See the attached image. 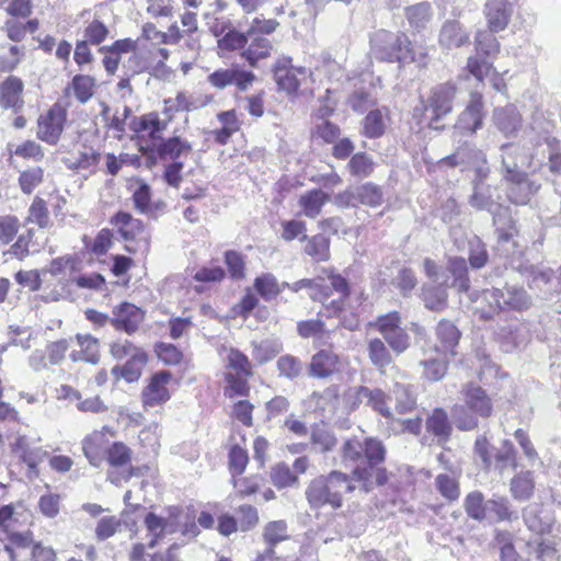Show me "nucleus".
Instances as JSON below:
<instances>
[{
  "instance_id": "obj_33",
  "label": "nucleus",
  "mask_w": 561,
  "mask_h": 561,
  "mask_svg": "<svg viewBox=\"0 0 561 561\" xmlns=\"http://www.w3.org/2000/svg\"><path fill=\"white\" fill-rule=\"evenodd\" d=\"M438 43L447 49L460 48L470 43V34L458 20H447L439 31Z\"/></svg>"
},
{
  "instance_id": "obj_51",
  "label": "nucleus",
  "mask_w": 561,
  "mask_h": 561,
  "mask_svg": "<svg viewBox=\"0 0 561 561\" xmlns=\"http://www.w3.org/2000/svg\"><path fill=\"white\" fill-rule=\"evenodd\" d=\"M224 263L227 267L226 275L234 282L243 280L247 277V257L237 250L224 252Z\"/></svg>"
},
{
  "instance_id": "obj_7",
  "label": "nucleus",
  "mask_w": 561,
  "mask_h": 561,
  "mask_svg": "<svg viewBox=\"0 0 561 561\" xmlns=\"http://www.w3.org/2000/svg\"><path fill=\"white\" fill-rule=\"evenodd\" d=\"M226 353L224 364V396L228 399L247 398L251 391L250 379L254 376V366L249 356L237 347L221 346Z\"/></svg>"
},
{
  "instance_id": "obj_6",
  "label": "nucleus",
  "mask_w": 561,
  "mask_h": 561,
  "mask_svg": "<svg viewBox=\"0 0 561 561\" xmlns=\"http://www.w3.org/2000/svg\"><path fill=\"white\" fill-rule=\"evenodd\" d=\"M286 282H278L277 277L270 272L261 273L253 279L252 288L248 287L234 306L233 311L239 318L247 320L254 310L255 318L259 321H265L268 317V311L265 306L260 305V299L268 302L275 300L284 291Z\"/></svg>"
},
{
  "instance_id": "obj_31",
  "label": "nucleus",
  "mask_w": 561,
  "mask_h": 561,
  "mask_svg": "<svg viewBox=\"0 0 561 561\" xmlns=\"http://www.w3.org/2000/svg\"><path fill=\"white\" fill-rule=\"evenodd\" d=\"M424 359L421 360L423 368L422 376L430 382L442 380L448 371L451 356H444L443 354H435L434 351L427 352V347L422 348Z\"/></svg>"
},
{
  "instance_id": "obj_18",
  "label": "nucleus",
  "mask_w": 561,
  "mask_h": 561,
  "mask_svg": "<svg viewBox=\"0 0 561 561\" xmlns=\"http://www.w3.org/2000/svg\"><path fill=\"white\" fill-rule=\"evenodd\" d=\"M343 362L332 346L318 350L310 358L307 369L314 379H330L342 371Z\"/></svg>"
},
{
  "instance_id": "obj_55",
  "label": "nucleus",
  "mask_w": 561,
  "mask_h": 561,
  "mask_svg": "<svg viewBox=\"0 0 561 561\" xmlns=\"http://www.w3.org/2000/svg\"><path fill=\"white\" fill-rule=\"evenodd\" d=\"M8 543L4 545L3 550L7 556H10L11 561H16L15 549L32 548L34 543V535L31 530L13 531L5 530Z\"/></svg>"
},
{
  "instance_id": "obj_52",
  "label": "nucleus",
  "mask_w": 561,
  "mask_h": 561,
  "mask_svg": "<svg viewBox=\"0 0 561 561\" xmlns=\"http://www.w3.org/2000/svg\"><path fill=\"white\" fill-rule=\"evenodd\" d=\"M463 508L467 515L477 522L488 518V501L481 491H471L463 499Z\"/></svg>"
},
{
  "instance_id": "obj_19",
  "label": "nucleus",
  "mask_w": 561,
  "mask_h": 561,
  "mask_svg": "<svg viewBox=\"0 0 561 561\" xmlns=\"http://www.w3.org/2000/svg\"><path fill=\"white\" fill-rule=\"evenodd\" d=\"M172 380V373L159 370L150 376L147 385L141 390V403L145 409L154 408L167 403L171 393L169 383Z\"/></svg>"
},
{
  "instance_id": "obj_13",
  "label": "nucleus",
  "mask_w": 561,
  "mask_h": 561,
  "mask_svg": "<svg viewBox=\"0 0 561 561\" xmlns=\"http://www.w3.org/2000/svg\"><path fill=\"white\" fill-rule=\"evenodd\" d=\"M385 202L382 187L374 182H364L353 187L339 192L334 196V204L337 208H356L365 206L377 208Z\"/></svg>"
},
{
  "instance_id": "obj_1",
  "label": "nucleus",
  "mask_w": 561,
  "mask_h": 561,
  "mask_svg": "<svg viewBox=\"0 0 561 561\" xmlns=\"http://www.w3.org/2000/svg\"><path fill=\"white\" fill-rule=\"evenodd\" d=\"M322 274L324 276L299 279L286 288L294 293L308 289L310 299L322 304L328 318H337L345 329L357 330L368 294L365 289L352 290L348 279L335 267H324Z\"/></svg>"
},
{
  "instance_id": "obj_44",
  "label": "nucleus",
  "mask_w": 561,
  "mask_h": 561,
  "mask_svg": "<svg viewBox=\"0 0 561 561\" xmlns=\"http://www.w3.org/2000/svg\"><path fill=\"white\" fill-rule=\"evenodd\" d=\"M263 483L264 477L260 473L231 477V484L233 486L234 495L240 500L259 493Z\"/></svg>"
},
{
  "instance_id": "obj_27",
  "label": "nucleus",
  "mask_w": 561,
  "mask_h": 561,
  "mask_svg": "<svg viewBox=\"0 0 561 561\" xmlns=\"http://www.w3.org/2000/svg\"><path fill=\"white\" fill-rule=\"evenodd\" d=\"M391 121V112L389 107L370 110L362 121L360 135L367 139L381 138Z\"/></svg>"
},
{
  "instance_id": "obj_41",
  "label": "nucleus",
  "mask_w": 561,
  "mask_h": 561,
  "mask_svg": "<svg viewBox=\"0 0 561 561\" xmlns=\"http://www.w3.org/2000/svg\"><path fill=\"white\" fill-rule=\"evenodd\" d=\"M19 18H10L4 21L3 31L9 41L18 44L25 39L27 33H35L39 28V20L28 19L25 22L19 21Z\"/></svg>"
},
{
  "instance_id": "obj_12",
  "label": "nucleus",
  "mask_w": 561,
  "mask_h": 561,
  "mask_svg": "<svg viewBox=\"0 0 561 561\" xmlns=\"http://www.w3.org/2000/svg\"><path fill=\"white\" fill-rule=\"evenodd\" d=\"M68 106V101L58 100L38 116L36 137L39 140L50 146L58 144L67 124Z\"/></svg>"
},
{
  "instance_id": "obj_62",
  "label": "nucleus",
  "mask_w": 561,
  "mask_h": 561,
  "mask_svg": "<svg viewBox=\"0 0 561 561\" xmlns=\"http://www.w3.org/2000/svg\"><path fill=\"white\" fill-rule=\"evenodd\" d=\"M341 134L342 129L337 124L325 119L312 128L310 136L321 145H332Z\"/></svg>"
},
{
  "instance_id": "obj_40",
  "label": "nucleus",
  "mask_w": 561,
  "mask_h": 561,
  "mask_svg": "<svg viewBox=\"0 0 561 561\" xmlns=\"http://www.w3.org/2000/svg\"><path fill=\"white\" fill-rule=\"evenodd\" d=\"M149 360V355L146 351L129 357L124 365L115 366L113 374L123 378L125 381L131 383L140 379L145 367Z\"/></svg>"
},
{
  "instance_id": "obj_15",
  "label": "nucleus",
  "mask_w": 561,
  "mask_h": 561,
  "mask_svg": "<svg viewBox=\"0 0 561 561\" xmlns=\"http://www.w3.org/2000/svg\"><path fill=\"white\" fill-rule=\"evenodd\" d=\"M279 26V22L275 19H265L263 16H255L247 32L238 30H229L217 41V48L219 54L232 53L236 50H243L244 45L249 42V36L256 33L272 34Z\"/></svg>"
},
{
  "instance_id": "obj_43",
  "label": "nucleus",
  "mask_w": 561,
  "mask_h": 561,
  "mask_svg": "<svg viewBox=\"0 0 561 561\" xmlns=\"http://www.w3.org/2000/svg\"><path fill=\"white\" fill-rule=\"evenodd\" d=\"M10 448L11 451L19 456L20 460L25 463L31 471H37V467L46 454L41 449L31 448L25 436H19L10 445Z\"/></svg>"
},
{
  "instance_id": "obj_58",
  "label": "nucleus",
  "mask_w": 561,
  "mask_h": 561,
  "mask_svg": "<svg viewBox=\"0 0 561 561\" xmlns=\"http://www.w3.org/2000/svg\"><path fill=\"white\" fill-rule=\"evenodd\" d=\"M194 108L193 102L186 92L180 91L175 98H168L163 101L162 114L170 124L175 114L180 112H190Z\"/></svg>"
},
{
  "instance_id": "obj_37",
  "label": "nucleus",
  "mask_w": 561,
  "mask_h": 561,
  "mask_svg": "<svg viewBox=\"0 0 561 561\" xmlns=\"http://www.w3.org/2000/svg\"><path fill=\"white\" fill-rule=\"evenodd\" d=\"M217 119L221 124V127L214 129L211 136L216 144L225 146L230 141L232 135L241 129V121L234 108L219 112Z\"/></svg>"
},
{
  "instance_id": "obj_4",
  "label": "nucleus",
  "mask_w": 561,
  "mask_h": 561,
  "mask_svg": "<svg viewBox=\"0 0 561 561\" xmlns=\"http://www.w3.org/2000/svg\"><path fill=\"white\" fill-rule=\"evenodd\" d=\"M348 473L333 469L312 478L305 490V497L311 511H342L347 496L356 490Z\"/></svg>"
},
{
  "instance_id": "obj_8",
  "label": "nucleus",
  "mask_w": 561,
  "mask_h": 561,
  "mask_svg": "<svg viewBox=\"0 0 561 561\" xmlns=\"http://www.w3.org/2000/svg\"><path fill=\"white\" fill-rule=\"evenodd\" d=\"M375 51L378 58L387 62L416 64L420 68L428 65V53L423 49L415 53L413 44L405 33L393 34L380 31L376 35Z\"/></svg>"
},
{
  "instance_id": "obj_36",
  "label": "nucleus",
  "mask_w": 561,
  "mask_h": 561,
  "mask_svg": "<svg viewBox=\"0 0 561 561\" xmlns=\"http://www.w3.org/2000/svg\"><path fill=\"white\" fill-rule=\"evenodd\" d=\"M426 432L445 444L450 439L453 425L448 413L443 408H435L425 420Z\"/></svg>"
},
{
  "instance_id": "obj_28",
  "label": "nucleus",
  "mask_w": 561,
  "mask_h": 561,
  "mask_svg": "<svg viewBox=\"0 0 561 561\" xmlns=\"http://www.w3.org/2000/svg\"><path fill=\"white\" fill-rule=\"evenodd\" d=\"M137 41L127 37L117 39L111 45L100 47L99 51L104 55L102 64L105 71L108 75H114L119 67L122 55L131 53V50L137 48Z\"/></svg>"
},
{
  "instance_id": "obj_61",
  "label": "nucleus",
  "mask_w": 561,
  "mask_h": 561,
  "mask_svg": "<svg viewBox=\"0 0 561 561\" xmlns=\"http://www.w3.org/2000/svg\"><path fill=\"white\" fill-rule=\"evenodd\" d=\"M289 539L288 526L285 520L268 522L263 529V540L271 551L279 542Z\"/></svg>"
},
{
  "instance_id": "obj_45",
  "label": "nucleus",
  "mask_w": 561,
  "mask_h": 561,
  "mask_svg": "<svg viewBox=\"0 0 561 561\" xmlns=\"http://www.w3.org/2000/svg\"><path fill=\"white\" fill-rule=\"evenodd\" d=\"M340 387L339 385H330L322 391H313L310 394V402L317 410L321 412H336L340 403Z\"/></svg>"
},
{
  "instance_id": "obj_14",
  "label": "nucleus",
  "mask_w": 561,
  "mask_h": 561,
  "mask_svg": "<svg viewBox=\"0 0 561 561\" xmlns=\"http://www.w3.org/2000/svg\"><path fill=\"white\" fill-rule=\"evenodd\" d=\"M370 325L382 335L396 354H402L410 347L411 339L402 327V316L399 311L392 310L380 314Z\"/></svg>"
},
{
  "instance_id": "obj_11",
  "label": "nucleus",
  "mask_w": 561,
  "mask_h": 561,
  "mask_svg": "<svg viewBox=\"0 0 561 561\" xmlns=\"http://www.w3.org/2000/svg\"><path fill=\"white\" fill-rule=\"evenodd\" d=\"M474 453L480 457L486 471L495 470L502 474L508 468L515 470L518 467L517 451L508 439H504L501 447L492 454L488 438L478 437L474 443Z\"/></svg>"
},
{
  "instance_id": "obj_22",
  "label": "nucleus",
  "mask_w": 561,
  "mask_h": 561,
  "mask_svg": "<svg viewBox=\"0 0 561 561\" xmlns=\"http://www.w3.org/2000/svg\"><path fill=\"white\" fill-rule=\"evenodd\" d=\"M145 319L144 311L134 304L124 301L112 310L111 324L117 331L135 333Z\"/></svg>"
},
{
  "instance_id": "obj_60",
  "label": "nucleus",
  "mask_w": 561,
  "mask_h": 561,
  "mask_svg": "<svg viewBox=\"0 0 561 561\" xmlns=\"http://www.w3.org/2000/svg\"><path fill=\"white\" fill-rule=\"evenodd\" d=\"M435 488L437 492L444 497L447 502L454 503L457 502L460 497V483L459 481L447 474L440 473L435 478Z\"/></svg>"
},
{
  "instance_id": "obj_53",
  "label": "nucleus",
  "mask_w": 561,
  "mask_h": 561,
  "mask_svg": "<svg viewBox=\"0 0 561 561\" xmlns=\"http://www.w3.org/2000/svg\"><path fill=\"white\" fill-rule=\"evenodd\" d=\"M535 490V481L530 471H522L515 474L510 483L512 496L518 501L531 497Z\"/></svg>"
},
{
  "instance_id": "obj_24",
  "label": "nucleus",
  "mask_w": 561,
  "mask_h": 561,
  "mask_svg": "<svg viewBox=\"0 0 561 561\" xmlns=\"http://www.w3.org/2000/svg\"><path fill=\"white\" fill-rule=\"evenodd\" d=\"M483 95L478 91H472L469 101L463 111L459 114L457 126L470 134H474L482 128L484 118Z\"/></svg>"
},
{
  "instance_id": "obj_5",
  "label": "nucleus",
  "mask_w": 561,
  "mask_h": 561,
  "mask_svg": "<svg viewBox=\"0 0 561 561\" xmlns=\"http://www.w3.org/2000/svg\"><path fill=\"white\" fill-rule=\"evenodd\" d=\"M457 87L453 82H443L432 87L426 95L420 98L413 116L419 124L433 130H444V119L454 111Z\"/></svg>"
},
{
  "instance_id": "obj_16",
  "label": "nucleus",
  "mask_w": 561,
  "mask_h": 561,
  "mask_svg": "<svg viewBox=\"0 0 561 561\" xmlns=\"http://www.w3.org/2000/svg\"><path fill=\"white\" fill-rule=\"evenodd\" d=\"M273 76L278 90L289 96H296L300 93V87L311 76L305 67H295L291 57H280L273 66Z\"/></svg>"
},
{
  "instance_id": "obj_29",
  "label": "nucleus",
  "mask_w": 561,
  "mask_h": 561,
  "mask_svg": "<svg viewBox=\"0 0 561 561\" xmlns=\"http://www.w3.org/2000/svg\"><path fill=\"white\" fill-rule=\"evenodd\" d=\"M264 35L256 33L249 36L248 44L240 51V57L252 68L257 67L261 60H265L272 55L273 44Z\"/></svg>"
},
{
  "instance_id": "obj_39",
  "label": "nucleus",
  "mask_w": 561,
  "mask_h": 561,
  "mask_svg": "<svg viewBox=\"0 0 561 561\" xmlns=\"http://www.w3.org/2000/svg\"><path fill=\"white\" fill-rule=\"evenodd\" d=\"M329 201L328 193L321 188H311L299 196L298 205L306 217L314 219L322 213Z\"/></svg>"
},
{
  "instance_id": "obj_54",
  "label": "nucleus",
  "mask_w": 561,
  "mask_h": 561,
  "mask_svg": "<svg viewBox=\"0 0 561 561\" xmlns=\"http://www.w3.org/2000/svg\"><path fill=\"white\" fill-rule=\"evenodd\" d=\"M488 517L495 523L512 522L516 513L512 510L510 501L505 496H493L488 500Z\"/></svg>"
},
{
  "instance_id": "obj_9",
  "label": "nucleus",
  "mask_w": 561,
  "mask_h": 561,
  "mask_svg": "<svg viewBox=\"0 0 561 561\" xmlns=\"http://www.w3.org/2000/svg\"><path fill=\"white\" fill-rule=\"evenodd\" d=\"M170 57L169 49L156 43H139L137 48L131 50L128 58V67L133 73L148 72L156 78H167L171 70L167 66Z\"/></svg>"
},
{
  "instance_id": "obj_56",
  "label": "nucleus",
  "mask_w": 561,
  "mask_h": 561,
  "mask_svg": "<svg viewBox=\"0 0 561 561\" xmlns=\"http://www.w3.org/2000/svg\"><path fill=\"white\" fill-rule=\"evenodd\" d=\"M82 270V260L77 254H67L53 259L48 272L53 276L68 273L70 278Z\"/></svg>"
},
{
  "instance_id": "obj_64",
  "label": "nucleus",
  "mask_w": 561,
  "mask_h": 561,
  "mask_svg": "<svg viewBox=\"0 0 561 561\" xmlns=\"http://www.w3.org/2000/svg\"><path fill=\"white\" fill-rule=\"evenodd\" d=\"M368 356L378 368H385L392 363V356L386 343L379 337L371 339L367 345Z\"/></svg>"
},
{
  "instance_id": "obj_26",
  "label": "nucleus",
  "mask_w": 561,
  "mask_h": 561,
  "mask_svg": "<svg viewBox=\"0 0 561 561\" xmlns=\"http://www.w3.org/2000/svg\"><path fill=\"white\" fill-rule=\"evenodd\" d=\"M73 342L71 346L69 358L73 363L85 362L90 364H98L100 360V342L91 334H76L70 337Z\"/></svg>"
},
{
  "instance_id": "obj_20",
  "label": "nucleus",
  "mask_w": 561,
  "mask_h": 561,
  "mask_svg": "<svg viewBox=\"0 0 561 561\" xmlns=\"http://www.w3.org/2000/svg\"><path fill=\"white\" fill-rule=\"evenodd\" d=\"M506 180L510 183L508 198L516 205L528 204L541 186L522 171L508 170Z\"/></svg>"
},
{
  "instance_id": "obj_35",
  "label": "nucleus",
  "mask_w": 561,
  "mask_h": 561,
  "mask_svg": "<svg viewBox=\"0 0 561 561\" xmlns=\"http://www.w3.org/2000/svg\"><path fill=\"white\" fill-rule=\"evenodd\" d=\"M502 289H484L473 299L474 313L482 320H490L501 312Z\"/></svg>"
},
{
  "instance_id": "obj_63",
  "label": "nucleus",
  "mask_w": 561,
  "mask_h": 561,
  "mask_svg": "<svg viewBox=\"0 0 561 561\" xmlns=\"http://www.w3.org/2000/svg\"><path fill=\"white\" fill-rule=\"evenodd\" d=\"M153 351L158 359L165 366H179L184 362V353L180 347L172 343L158 342Z\"/></svg>"
},
{
  "instance_id": "obj_25",
  "label": "nucleus",
  "mask_w": 561,
  "mask_h": 561,
  "mask_svg": "<svg viewBox=\"0 0 561 561\" xmlns=\"http://www.w3.org/2000/svg\"><path fill=\"white\" fill-rule=\"evenodd\" d=\"M461 394L465 407L476 416L488 419L492 415V400L482 387L468 382L462 387Z\"/></svg>"
},
{
  "instance_id": "obj_47",
  "label": "nucleus",
  "mask_w": 561,
  "mask_h": 561,
  "mask_svg": "<svg viewBox=\"0 0 561 561\" xmlns=\"http://www.w3.org/2000/svg\"><path fill=\"white\" fill-rule=\"evenodd\" d=\"M376 163L370 154L358 151L350 158L346 170L354 179H366L373 175Z\"/></svg>"
},
{
  "instance_id": "obj_42",
  "label": "nucleus",
  "mask_w": 561,
  "mask_h": 561,
  "mask_svg": "<svg viewBox=\"0 0 561 561\" xmlns=\"http://www.w3.org/2000/svg\"><path fill=\"white\" fill-rule=\"evenodd\" d=\"M156 152L162 160L176 161L182 154H188L192 151V145L179 136L160 139Z\"/></svg>"
},
{
  "instance_id": "obj_30",
  "label": "nucleus",
  "mask_w": 561,
  "mask_h": 561,
  "mask_svg": "<svg viewBox=\"0 0 561 561\" xmlns=\"http://www.w3.org/2000/svg\"><path fill=\"white\" fill-rule=\"evenodd\" d=\"M168 121L161 119L158 112H149L135 117L131 129L139 137H147L149 140H160L161 134L168 128Z\"/></svg>"
},
{
  "instance_id": "obj_59",
  "label": "nucleus",
  "mask_w": 561,
  "mask_h": 561,
  "mask_svg": "<svg viewBox=\"0 0 561 561\" xmlns=\"http://www.w3.org/2000/svg\"><path fill=\"white\" fill-rule=\"evenodd\" d=\"M394 411L398 414H408L416 409V397L410 386L397 383L393 388Z\"/></svg>"
},
{
  "instance_id": "obj_50",
  "label": "nucleus",
  "mask_w": 561,
  "mask_h": 561,
  "mask_svg": "<svg viewBox=\"0 0 561 561\" xmlns=\"http://www.w3.org/2000/svg\"><path fill=\"white\" fill-rule=\"evenodd\" d=\"M495 32L489 30H479L474 36V49L477 55L484 58H495L501 45L495 37Z\"/></svg>"
},
{
  "instance_id": "obj_57",
  "label": "nucleus",
  "mask_w": 561,
  "mask_h": 561,
  "mask_svg": "<svg viewBox=\"0 0 561 561\" xmlns=\"http://www.w3.org/2000/svg\"><path fill=\"white\" fill-rule=\"evenodd\" d=\"M447 268L454 276L453 286L457 287L459 291H468L470 287V279L468 276L466 260L460 256H451L447 261Z\"/></svg>"
},
{
  "instance_id": "obj_34",
  "label": "nucleus",
  "mask_w": 561,
  "mask_h": 561,
  "mask_svg": "<svg viewBox=\"0 0 561 561\" xmlns=\"http://www.w3.org/2000/svg\"><path fill=\"white\" fill-rule=\"evenodd\" d=\"M96 90V80L90 75H76L64 89V96H73L79 103L89 102Z\"/></svg>"
},
{
  "instance_id": "obj_49",
  "label": "nucleus",
  "mask_w": 561,
  "mask_h": 561,
  "mask_svg": "<svg viewBox=\"0 0 561 561\" xmlns=\"http://www.w3.org/2000/svg\"><path fill=\"white\" fill-rule=\"evenodd\" d=\"M0 75L13 72L25 58V47L18 44L1 46Z\"/></svg>"
},
{
  "instance_id": "obj_48",
  "label": "nucleus",
  "mask_w": 561,
  "mask_h": 561,
  "mask_svg": "<svg viewBox=\"0 0 561 561\" xmlns=\"http://www.w3.org/2000/svg\"><path fill=\"white\" fill-rule=\"evenodd\" d=\"M530 306V298L523 288L508 287L502 290L501 311H524Z\"/></svg>"
},
{
  "instance_id": "obj_2",
  "label": "nucleus",
  "mask_w": 561,
  "mask_h": 561,
  "mask_svg": "<svg viewBox=\"0 0 561 561\" xmlns=\"http://www.w3.org/2000/svg\"><path fill=\"white\" fill-rule=\"evenodd\" d=\"M116 430L104 425L94 430L82 439V453L88 462L94 468L107 466V480L119 485L142 474L139 466H134V450L122 440L110 443L108 438L116 436Z\"/></svg>"
},
{
  "instance_id": "obj_3",
  "label": "nucleus",
  "mask_w": 561,
  "mask_h": 561,
  "mask_svg": "<svg viewBox=\"0 0 561 561\" xmlns=\"http://www.w3.org/2000/svg\"><path fill=\"white\" fill-rule=\"evenodd\" d=\"M341 455L344 461L356 465L348 476L352 478V483L357 482L363 492H371L375 488L388 482V470L381 466L386 459V448L379 439L348 438L341 448Z\"/></svg>"
},
{
  "instance_id": "obj_38",
  "label": "nucleus",
  "mask_w": 561,
  "mask_h": 561,
  "mask_svg": "<svg viewBox=\"0 0 561 561\" xmlns=\"http://www.w3.org/2000/svg\"><path fill=\"white\" fill-rule=\"evenodd\" d=\"M304 253L314 263H324L331 259V240L323 233L306 236Z\"/></svg>"
},
{
  "instance_id": "obj_32",
  "label": "nucleus",
  "mask_w": 561,
  "mask_h": 561,
  "mask_svg": "<svg viewBox=\"0 0 561 561\" xmlns=\"http://www.w3.org/2000/svg\"><path fill=\"white\" fill-rule=\"evenodd\" d=\"M484 15L488 30L499 33L504 31L510 23L512 5L507 0H489L485 4Z\"/></svg>"
},
{
  "instance_id": "obj_46",
  "label": "nucleus",
  "mask_w": 561,
  "mask_h": 561,
  "mask_svg": "<svg viewBox=\"0 0 561 561\" xmlns=\"http://www.w3.org/2000/svg\"><path fill=\"white\" fill-rule=\"evenodd\" d=\"M144 525L149 536L147 542L148 549H153L165 538L169 525L168 520L153 512H149L144 518Z\"/></svg>"
},
{
  "instance_id": "obj_17",
  "label": "nucleus",
  "mask_w": 561,
  "mask_h": 561,
  "mask_svg": "<svg viewBox=\"0 0 561 561\" xmlns=\"http://www.w3.org/2000/svg\"><path fill=\"white\" fill-rule=\"evenodd\" d=\"M435 342L426 345L427 352L434 351L435 354L456 357L458 355V345L461 339V332L457 325L449 319H442L434 330Z\"/></svg>"
},
{
  "instance_id": "obj_23",
  "label": "nucleus",
  "mask_w": 561,
  "mask_h": 561,
  "mask_svg": "<svg viewBox=\"0 0 561 561\" xmlns=\"http://www.w3.org/2000/svg\"><path fill=\"white\" fill-rule=\"evenodd\" d=\"M24 82L14 75H9L0 81V108L19 113L24 107Z\"/></svg>"
},
{
  "instance_id": "obj_21",
  "label": "nucleus",
  "mask_w": 561,
  "mask_h": 561,
  "mask_svg": "<svg viewBox=\"0 0 561 561\" xmlns=\"http://www.w3.org/2000/svg\"><path fill=\"white\" fill-rule=\"evenodd\" d=\"M254 80L253 72L239 68L217 69L207 77L208 83L220 90L234 84L239 91H245Z\"/></svg>"
},
{
  "instance_id": "obj_10",
  "label": "nucleus",
  "mask_w": 561,
  "mask_h": 561,
  "mask_svg": "<svg viewBox=\"0 0 561 561\" xmlns=\"http://www.w3.org/2000/svg\"><path fill=\"white\" fill-rule=\"evenodd\" d=\"M110 224L116 228L125 241V251L130 254L149 251L150 236L142 220L135 218L128 211L119 210L111 217Z\"/></svg>"
}]
</instances>
